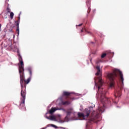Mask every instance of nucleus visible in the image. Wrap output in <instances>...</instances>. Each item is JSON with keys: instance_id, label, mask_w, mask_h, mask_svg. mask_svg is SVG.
Masks as SVG:
<instances>
[{"instance_id": "f257e3e1", "label": "nucleus", "mask_w": 129, "mask_h": 129, "mask_svg": "<svg viewBox=\"0 0 129 129\" xmlns=\"http://www.w3.org/2000/svg\"><path fill=\"white\" fill-rule=\"evenodd\" d=\"M77 116L79 118L76 116L74 117V114L68 113L64 120L61 119V115L60 114L53 115V114H51L49 116L45 115V117L49 120L59 121L60 122H68L69 120H76L77 119H81V120L86 119L88 120V123H93V122L99 121V115L97 113H78Z\"/></svg>"}, {"instance_id": "f03ea898", "label": "nucleus", "mask_w": 129, "mask_h": 129, "mask_svg": "<svg viewBox=\"0 0 129 129\" xmlns=\"http://www.w3.org/2000/svg\"><path fill=\"white\" fill-rule=\"evenodd\" d=\"M96 69L97 70V72L96 73V76L99 77H97L98 79V83H96V81H95V87L94 88H98V92L97 93L100 94L101 95L100 100L101 103L103 104V106L100 107L98 109L97 113H102L104 112V106H105V104L106 103H110L112 101L114 103L116 104H117V101H113L112 99L111 98H107L105 97V92L103 90L101 87L103 85V82H102V79H101V70H100V67L99 66H97L96 67Z\"/></svg>"}, {"instance_id": "7ed1b4c3", "label": "nucleus", "mask_w": 129, "mask_h": 129, "mask_svg": "<svg viewBox=\"0 0 129 129\" xmlns=\"http://www.w3.org/2000/svg\"><path fill=\"white\" fill-rule=\"evenodd\" d=\"M118 74L120 75V78L122 82V84H123L124 79L122 73L118 70L115 69L113 71L112 73H110L107 75V77L110 81V87H113V86H114V80H116V78H117Z\"/></svg>"}, {"instance_id": "20e7f679", "label": "nucleus", "mask_w": 129, "mask_h": 129, "mask_svg": "<svg viewBox=\"0 0 129 129\" xmlns=\"http://www.w3.org/2000/svg\"><path fill=\"white\" fill-rule=\"evenodd\" d=\"M27 94L26 90H22L21 91V103L20 109L23 110H26V106L25 105V101L26 100V94Z\"/></svg>"}, {"instance_id": "39448f33", "label": "nucleus", "mask_w": 129, "mask_h": 129, "mask_svg": "<svg viewBox=\"0 0 129 129\" xmlns=\"http://www.w3.org/2000/svg\"><path fill=\"white\" fill-rule=\"evenodd\" d=\"M20 78V84L21 86V91L24 90L23 88H25L24 90L26 91V85L24 83L25 81V73H19Z\"/></svg>"}, {"instance_id": "423d86ee", "label": "nucleus", "mask_w": 129, "mask_h": 129, "mask_svg": "<svg viewBox=\"0 0 129 129\" xmlns=\"http://www.w3.org/2000/svg\"><path fill=\"white\" fill-rule=\"evenodd\" d=\"M19 61L20 64H19V73H24L25 71V69H24V61H23V58L22 57V56L21 55H19Z\"/></svg>"}, {"instance_id": "0eeeda50", "label": "nucleus", "mask_w": 129, "mask_h": 129, "mask_svg": "<svg viewBox=\"0 0 129 129\" xmlns=\"http://www.w3.org/2000/svg\"><path fill=\"white\" fill-rule=\"evenodd\" d=\"M94 104L93 106H91L89 107L88 108H86L84 110V113H93V112H94V111H93V108L94 107Z\"/></svg>"}, {"instance_id": "6e6552de", "label": "nucleus", "mask_w": 129, "mask_h": 129, "mask_svg": "<svg viewBox=\"0 0 129 129\" xmlns=\"http://www.w3.org/2000/svg\"><path fill=\"white\" fill-rule=\"evenodd\" d=\"M20 14L19 15V18L17 21H15V23L16 24V32H18V35L20 34V28L19 27V25H20Z\"/></svg>"}, {"instance_id": "1a4fd4ad", "label": "nucleus", "mask_w": 129, "mask_h": 129, "mask_svg": "<svg viewBox=\"0 0 129 129\" xmlns=\"http://www.w3.org/2000/svg\"><path fill=\"white\" fill-rule=\"evenodd\" d=\"M61 108H58V107H52L50 110H49V113H54L55 111L56 110H60Z\"/></svg>"}, {"instance_id": "9d476101", "label": "nucleus", "mask_w": 129, "mask_h": 129, "mask_svg": "<svg viewBox=\"0 0 129 129\" xmlns=\"http://www.w3.org/2000/svg\"><path fill=\"white\" fill-rule=\"evenodd\" d=\"M114 96L115 98L117 97H120V96H121V92H120V91H116L114 94Z\"/></svg>"}, {"instance_id": "9b49d317", "label": "nucleus", "mask_w": 129, "mask_h": 129, "mask_svg": "<svg viewBox=\"0 0 129 129\" xmlns=\"http://www.w3.org/2000/svg\"><path fill=\"white\" fill-rule=\"evenodd\" d=\"M67 113H75V112L73 108H70L68 110Z\"/></svg>"}, {"instance_id": "f8f14e48", "label": "nucleus", "mask_w": 129, "mask_h": 129, "mask_svg": "<svg viewBox=\"0 0 129 129\" xmlns=\"http://www.w3.org/2000/svg\"><path fill=\"white\" fill-rule=\"evenodd\" d=\"M71 95V93L70 92H66V91H64L63 92V95L64 96H70Z\"/></svg>"}, {"instance_id": "ddd939ff", "label": "nucleus", "mask_w": 129, "mask_h": 129, "mask_svg": "<svg viewBox=\"0 0 129 129\" xmlns=\"http://www.w3.org/2000/svg\"><path fill=\"white\" fill-rule=\"evenodd\" d=\"M70 103H71V102L69 101H65L62 102V104L63 105H69Z\"/></svg>"}, {"instance_id": "4468645a", "label": "nucleus", "mask_w": 129, "mask_h": 129, "mask_svg": "<svg viewBox=\"0 0 129 129\" xmlns=\"http://www.w3.org/2000/svg\"><path fill=\"white\" fill-rule=\"evenodd\" d=\"M31 77H29L27 80H24V83L26 85L30 83V81H31Z\"/></svg>"}, {"instance_id": "2eb2a0df", "label": "nucleus", "mask_w": 129, "mask_h": 129, "mask_svg": "<svg viewBox=\"0 0 129 129\" xmlns=\"http://www.w3.org/2000/svg\"><path fill=\"white\" fill-rule=\"evenodd\" d=\"M28 72L29 73V74L30 75V78H32V69L31 68H28Z\"/></svg>"}, {"instance_id": "dca6fc26", "label": "nucleus", "mask_w": 129, "mask_h": 129, "mask_svg": "<svg viewBox=\"0 0 129 129\" xmlns=\"http://www.w3.org/2000/svg\"><path fill=\"white\" fill-rule=\"evenodd\" d=\"M14 13L11 12L10 13V18H11V20H13L14 19Z\"/></svg>"}, {"instance_id": "f3484780", "label": "nucleus", "mask_w": 129, "mask_h": 129, "mask_svg": "<svg viewBox=\"0 0 129 129\" xmlns=\"http://www.w3.org/2000/svg\"><path fill=\"white\" fill-rule=\"evenodd\" d=\"M99 63H102V60L101 59H98V60L96 61V64H99Z\"/></svg>"}, {"instance_id": "a211bd4d", "label": "nucleus", "mask_w": 129, "mask_h": 129, "mask_svg": "<svg viewBox=\"0 0 129 129\" xmlns=\"http://www.w3.org/2000/svg\"><path fill=\"white\" fill-rule=\"evenodd\" d=\"M106 56V53H103L101 56V58H104V57H105Z\"/></svg>"}, {"instance_id": "6ab92c4d", "label": "nucleus", "mask_w": 129, "mask_h": 129, "mask_svg": "<svg viewBox=\"0 0 129 129\" xmlns=\"http://www.w3.org/2000/svg\"><path fill=\"white\" fill-rule=\"evenodd\" d=\"M84 31H85V32H86V33H88V34H91V32L87 31V29H86L85 28L84 29Z\"/></svg>"}, {"instance_id": "aec40b11", "label": "nucleus", "mask_w": 129, "mask_h": 129, "mask_svg": "<svg viewBox=\"0 0 129 129\" xmlns=\"http://www.w3.org/2000/svg\"><path fill=\"white\" fill-rule=\"evenodd\" d=\"M7 11L8 13H11V9L10 8H9V7H7Z\"/></svg>"}, {"instance_id": "412c9836", "label": "nucleus", "mask_w": 129, "mask_h": 129, "mask_svg": "<svg viewBox=\"0 0 129 129\" xmlns=\"http://www.w3.org/2000/svg\"><path fill=\"white\" fill-rule=\"evenodd\" d=\"M51 125L53 127H55V128H57V126H56V125L51 124Z\"/></svg>"}, {"instance_id": "4be33fe9", "label": "nucleus", "mask_w": 129, "mask_h": 129, "mask_svg": "<svg viewBox=\"0 0 129 129\" xmlns=\"http://www.w3.org/2000/svg\"><path fill=\"white\" fill-rule=\"evenodd\" d=\"M82 25H83V24H79V25H78V27H81V26H82Z\"/></svg>"}, {"instance_id": "5701e85b", "label": "nucleus", "mask_w": 129, "mask_h": 129, "mask_svg": "<svg viewBox=\"0 0 129 129\" xmlns=\"http://www.w3.org/2000/svg\"><path fill=\"white\" fill-rule=\"evenodd\" d=\"M88 11H89L88 14H89L90 13V8H88Z\"/></svg>"}, {"instance_id": "b1692460", "label": "nucleus", "mask_w": 129, "mask_h": 129, "mask_svg": "<svg viewBox=\"0 0 129 129\" xmlns=\"http://www.w3.org/2000/svg\"><path fill=\"white\" fill-rule=\"evenodd\" d=\"M2 31V25L0 24V32Z\"/></svg>"}, {"instance_id": "393cba45", "label": "nucleus", "mask_w": 129, "mask_h": 129, "mask_svg": "<svg viewBox=\"0 0 129 129\" xmlns=\"http://www.w3.org/2000/svg\"><path fill=\"white\" fill-rule=\"evenodd\" d=\"M81 32L82 33L83 32V29L81 30Z\"/></svg>"}, {"instance_id": "a878e982", "label": "nucleus", "mask_w": 129, "mask_h": 129, "mask_svg": "<svg viewBox=\"0 0 129 129\" xmlns=\"http://www.w3.org/2000/svg\"><path fill=\"white\" fill-rule=\"evenodd\" d=\"M8 106H9V105L7 106L6 107V108H7V107H8Z\"/></svg>"}, {"instance_id": "bb28decb", "label": "nucleus", "mask_w": 129, "mask_h": 129, "mask_svg": "<svg viewBox=\"0 0 129 129\" xmlns=\"http://www.w3.org/2000/svg\"><path fill=\"white\" fill-rule=\"evenodd\" d=\"M92 44H93V42H92Z\"/></svg>"}, {"instance_id": "cd10ccee", "label": "nucleus", "mask_w": 129, "mask_h": 129, "mask_svg": "<svg viewBox=\"0 0 129 129\" xmlns=\"http://www.w3.org/2000/svg\"><path fill=\"white\" fill-rule=\"evenodd\" d=\"M78 113H80V112H78Z\"/></svg>"}]
</instances>
